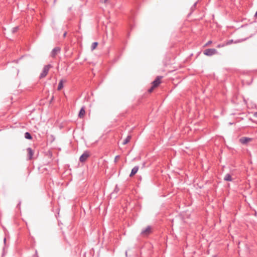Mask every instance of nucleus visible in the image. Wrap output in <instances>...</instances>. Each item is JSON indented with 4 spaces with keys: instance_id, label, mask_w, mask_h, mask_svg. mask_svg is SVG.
Returning <instances> with one entry per match:
<instances>
[{
    "instance_id": "5701e85b",
    "label": "nucleus",
    "mask_w": 257,
    "mask_h": 257,
    "mask_svg": "<svg viewBox=\"0 0 257 257\" xmlns=\"http://www.w3.org/2000/svg\"><path fill=\"white\" fill-rule=\"evenodd\" d=\"M21 203V201H20L19 204L17 205V207H19L20 206Z\"/></svg>"
},
{
    "instance_id": "a211bd4d",
    "label": "nucleus",
    "mask_w": 257,
    "mask_h": 257,
    "mask_svg": "<svg viewBox=\"0 0 257 257\" xmlns=\"http://www.w3.org/2000/svg\"><path fill=\"white\" fill-rule=\"evenodd\" d=\"M119 157H119V156H118V155H117V156H115V158H114V162H115V163H116V162H117V159H118V158H119Z\"/></svg>"
},
{
    "instance_id": "6e6552de",
    "label": "nucleus",
    "mask_w": 257,
    "mask_h": 257,
    "mask_svg": "<svg viewBox=\"0 0 257 257\" xmlns=\"http://www.w3.org/2000/svg\"><path fill=\"white\" fill-rule=\"evenodd\" d=\"M139 167L138 166H135L131 171V174H130V177H132L135 175L138 171Z\"/></svg>"
},
{
    "instance_id": "7ed1b4c3",
    "label": "nucleus",
    "mask_w": 257,
    "mask_h": 257,
    "mask_svg": "<svg viewBox=\"0 0 257 257\" xmlns=\"http://www.w3.org/2000/svg\"><path fill=\"white\" fill-rule=\"evenodd\" d=\"M61 52V48L59 47L54 48L51 51L50 56L53 58H55L56 55Z\"/></svg>"
},
{
    "instance_id": "393cba45",
    "label": "nucleus",
    "mask_w": 257,
    "mask_h": 257,
    "mask_svg": "<svg viewBox=\"0 0 257 257\" xmlns=\"http://www.w3.org/2000/svg\"><path fill=\"white\" fill-rule=\"evenodd\" d=\"M66 32L64 33V34H63V37H65L66 35Z\"/></svg>"
},
{
    "instance_id": "9d476101",
    "label": "nucleus",
    "mask_w": 257,
    "mask_h": 257,
    "mask_svg": "<svg viewBox=\"0 0 257 257\" xmlns=\"http://www.w3.org/2000/svg\"><path fill=\"white\" fill-rule=\"evenodd\" d=\"M85 114V108H84V106H83L80 109V110L79 111V114H78V116L80 118H83L84 117Z\"/></svg>"
},
{
    "instance_id": "1a4fd4ad",
    "label": "nucleus",
    "mask_w": 257,
    "mask_h": 257,
    "mask_svg": "<svg viewBox=\"0 0 257 257\" xmlns=\"http://www.w3.org/2000/svg\"><path fill=\"white\" fill-rule=\"evenodd\" d=\"M27 151L28 152V158L29 160H31L33 156V151L31 148H28L27 149Z\"/></svg>"
},
{
    "instance_id": "f3484780",
    "label": "nucleus",
    "mask_w": 257,
    "mask_h": 257,
    "mask_svg": "<svg viewBox=\"0 0 257 257\" xmlns=\"http://www.w3.org/2000/svg\"><path fill=\"white\" fill-rule=\"evenodd\" d=\"M18 29H19V27H15L13 28L12 29V33H15L16 32H17Z\"/></svg>"
},
{
    "instance_id": "f8f14e48",
    "label": "nucleus",
    "mask_w": 257,
    "mask_h": 257,
    "mask_svg": "<svg viewBox=\"0 0 257 257\" xmlns=\"http://www.w3.org/2000/svg\"><path fill=\"white\" fill-rule=\"evenodd\" d=\"M131 136H128L122 142V144L123 145H126V144H127L131 140Z\"/></svg>"
},
{
    "instance_id": "cd10ccee",
    "label": "nucleus",
    "mask_w": 257,
    "mask_h": 257,
    "mask_svg": "<svg viewBox=\"0 0 257 257\" xmlns=\"http://www.w3.org/2000/svg\"><path fill=\"white\" fill-rule=\"evenodd\" d=\"M71 9H72V8H71V7H70V8H69L68 10H69V11H70L71 10Z\"/></svg>"
},
{
    "instance_id": "b1692460",
    "label": "nucleus",
    "mask_w": 257,
    "mask_h": 257,
    "mask_svg": "<svg viewBox=\"0 0 257 257\" xmlns=\"http://www.w3.org/2000/svg\"><path fill=\"white\" fill-rule=\"evenodd\" d=\"M254 17L256 18L257 17V11L256 12V13H255V15H254Z\"/></svg>"
},
{
    "instance_id": "6ab92c4d",
    "label": "nucleus",
    "mask_w": 257,
    "mask_h": 257,
    "mask_svg": "<svg viewBox=\"0 0 257 257\" xmlns=\"http://www.w3.org/2000/svg\"><path fill=\"white\" fill-rule=\"evenodd\" d=\"M155 88V87H154L153 85L148 90L149 92H151L154 89V88Z\"/></svg>"
},
{
    "instance_id": "4be33fe9",
    "label": "nucleus",
    "mask_w": 257,
    "mask_h": 257,
    "mask_svg": "<svg viewBox=\"0 0 257 257\" xmlns=\"http://www.w3.org/2000/svg\"><path fill=\"white\" fill-rule=\"evenodd\" d=\"M253 116L255 117H257V112L254 113Z\"/></svg>"
},
{
    "instance_id": "4468645a",
    "label": "nucleus",
    "mask_w": 257,
    "mask_h": 257,
    "mask_svg": "<svg viewBox=\"0 0 257 257\" xmlns=\"http://www.w3.org/2000/svg\"><path fill=\"white\" fill-rule=\"evenodd\" d=\"M63 80L61 79L59 83L58 86V90H60L63 87Z\"/></svg>"
},
{
    "instance_id": "423d86ee",
    "label": "nucleus",
    "mask_w": 257,
    "mask_h": 257,
    "mask_svg": "<svg viewBox=\"0 0 257 257\" xmlns=\"http://www.w3.org/2000/svg\"><path fill=\"white\" fill-rule=\"evenodd\" d=\"M252 139L248 137H241L239 139V142L242 144L245 145L246 144L249 142L251 141Z\"/></svg>"
},
{
    "instance_id": "2eb2a0df",
    "label": "nucleus",
    "mask_w": 257,
    "mask_h": 257,
    "mask_svg": "<svg viewBox=\"0 0 257 257\" xmlns=\"http://www.w3.org/2000/svg\"><path fill=\"white\" fill-rule=\"evenodd\" d=\"M97 45H98L97 42H93L91 45V50H94Z\"/></svg>"
},
{
    "instance_id": "f257e3e1",
    "label": "nucleus",
    "mask_w": 257,
    "mask_h": 257,
    "mask_svg": "<svg viewBox=\"0 0 257 257\" xmlns=\"http://www.w3.org/2000/svg\"><path fill=\"white\" fill-rule=\"evenodd\" d=\"M52 67V66L50 64L45 65L43 69L42 72L40 74V75L39 77L40 78L42 79V78L46 77L47 76V75L48 74L50 69Z\"/></svg>"
},
{
    "instance_id": "dca6fc26",
    "label": "nucleus",
    "mask_w": 257,
    "mask_h": 257,
    "mask_svg": "<svg viewBox=\"0 0 257 257\" xmlns=\"http://www.w3.org/2000/svg\"><path fill=\"white\" fill-rule=\"evenodd\" d=\"M119 191V188H118L117 185H116L115 186V189L114 190V191L111 193V195L113 194L114 193H117Z\"/></svg>"
},
{
    "instance_id": "bb28decb",
    "label": "nucleus",
    "mask_w": 257,
    "mask_h": 257,
    "mask_svg": "<svg viewBox=\"0 0 257 257\" xmlns=\"http://www.w3.org/2000/svg\"><path fill=\"white\" fill-rule=\"evenodd\" d=\"M196 4H197V3H195L194 4L193 7H195L196 6Z\"/></svg>"
},
{
    "instance_id": "a878e982",
    "label": "nucleus",
    "mask_w": 257,
    "mask_h": 257,
    "mask_svg": "<svg viewBox=\"0 0 257 257\" xmlns=\"http://www.w3.org/2000/svg\"><path fill=\"white\" fill-rule=\"evenodd\" d=\"M6 238H4V243H5V242H6Z\"/></svg>"
},
{
    "instance_id": "39448f33",
    "label": "nucleus",
    "mask_w": 257,
    "mask_h": 257,
    "mask_svg": "<svg viewBox=\"0 0 257 257\" xmlns=\"http://www.w3.org/2000/svg\"><path fill=\"white\" fill-rule=\"evenodd\" d=\"M151 232V227L148 226L145 229L142 230L141 234L143 236H146L150 234Z\"/></svg>"
},
{
    "instance_id": "412c9836",
    "label": "nucleus",
    "mask_w": 257,
    "mask_h": 257,
    "mask_svg": "<svg viewBox=\"0 0 257 257\" xmlns=\"http://www.w3.org/2000/svg\"><path fill=\"white\" fill-rule=\"evenodd\" d=\"M212 43V41H209L206 44V46L207 45H209V44H211Z\"/></svg>"
},
{
    "instance_id": "20e7f679",
    "label": "nucleus",
    "mask_w": 257,
    "mask_h": 257,
    "mask_svg": "<svg viewBox=\"0 0 257 257\" xmlns=\"http://www.w3.org/2000/svg\"><path fill=\"white\" fill-rule=\"evenodd\" d=\"M89 153L87 151L84 152L80 157L79 161L81 162H85L87 158L89 157Z\"/></svg>"
},
{
    "instance_id": "f03ea898",
    "label": "nucleus",
    "mask_w": 257,
    "mask_h": 257,
    "mask_svg": "<svg viewBox=\"0 0 257 257\" xmlns=\"http://www.w3.org/2000/svg\"><path fill=\"white\" fill-rule=\"evenodd\" d=\"M217 52V50L215 49H207L204 51L203 53L206 56H211Z\"/></svg>"
},
{
    "instance_id": "ddd939ff",
    "label": "nucleus",
    "mask_w": 257,
    "mask_h": 257,
    "mask_svg": "<svg viewBox=\"0 0 257 257\" xmlns=\"http://www.w3.org/2000/svg\"><path fill=\"white\" fill-rule=\"evenodd\" d=\"M25 138L26 139H28V140H31V139H32V137L31 134L30 133H29V132L25 133Z\"/></svg>"
},
{
    "instance_id": "0eeeda50",
    "label": "nucleus",
    "mask_w": 257,
    "mask_h": 257,
    "mask_svg": "<svg viewBox=\"0 0 257 257\" xmlns=\"http://www.w3.org/2000/svg\"><path fill=\"white\" fill-rule=\"evenodd\" d=\"M162 78V76H158L156 79L153 81L152 82V85L155 87H157L159 84L160 83H161V79Z\"/></svg>"
},
{
    "instance_id": "9b49d317",
    "label": "nucleus",
    "mask_w": 257,
    "mask_h": 257,
    "mask_svg": "<svg viewBox=\"0 0 257 257\" xmlns=\"http://www.w3.org/2000/svg\"><path fill=\"white\" fill-rule=\"evenodd\" d=\"M224 180L226 181H231L232 180V179L230 174L228 173L224 176Z\"/></svg>"
},
{
    "instance_id": "c85d7f7f",
    "label": "nucleus",
    "mask_w": 257,
    "mask_h": 257,
    "mask_svg": "<svg viewBox=\"0 0 257 257\" xmlns=\"http://www.w3.org/2000/svg\"><path fill=\"white\" fill-rule=\"evenodd\" d=\"M102 1H103L104 3H106L107 1V0H102Z\"/></svg>"
},
{
    "instance_id": "aec40b11",
    "label": "nucleus",
    "mask_w": 257,
    "mask_h": 257,
    "mask_svg": "<svg viewBox=\"0 0 257 257\" xmlns=\"http://www.w3.org/2000/svg\"><path fill=\"white\" fill-rule=\"evenodd\" d=\"M233 42V40H230L229 41H228L227 43H226V44L227 45H230L231 44H232Z\"/></svg>"
}]
</instances>
